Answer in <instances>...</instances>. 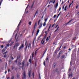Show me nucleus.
Returning <instances> with one entry per match:
<instances>
[{
	"label": "nucleus",
	"mask_w": 79,
	"mask_h": 79,
	"mask_svg": "<svg viewBox=\"0 0 79 79\" xmlns=\"http://www.w3.org/2000/svg\"><path fill=\"white\" fill-rule=\"evenodd\" d=\"M7 52H8L6 51L5 52H4V54H6V53H7Z\"/></svg>",
	"instance_id": "obj_39"
},
{
	"label": "nucleus",
	"mask_w": 79,
	"mask_h": 79,
	"mask_svg": "<svg viewBox=\"0 0 79 79\" xmlns=\"http://www.w3.org/2000/svg\"><path fill=\"white\" fill-rule=\"evenodd\" d=\"M32 76H34V73H33L32 74Z\"/></svg>",
	"instance_id": "obj_47"
},
{
	"label": "nucleus",
	"mask_w": 79,
	"mask_h": 79,
	"mask_svg": "<svg viewBox=\"0 0 79 79\" xmlns=\"http://www.w3.org/2000/svg\"><path fill=\"white\" fill-rule=\"evenodd\" d=\"M14 60V58H13V57H12V60Z\"/></svg>",
	"instance_id": "obj_49"
},
{
	"label": "nucleus",
	"mask_w": 79,
	"mask_h": 79,
	"mask_svg": "<svg viewBox=\"0 0 79 79\" xmlns=\"http://www.w3.org/2000/svg\"><path fill=\"white\" fill-rule=\"evenodd\" d=\"M31 24H32V22H30L29 23V25H31Z\"/></svg>",
	"instance_id": "obj_24"
},
{
	"label": "nucleus",
	"mask_w": 79,
	"mask_h": 79,
	"mask_svg": "<svg viewBox=\"0 0 79 79\" xmlns=\"http://www.w3.org/2000/svg\"><path fill=\"white\" fill-rule=\"evenodd\" d=\"M31 43H29L28 45V48H31Z\"/></svg>",
	"instance_id": "obj_9"
},
{
	"label": "nucleus",
	"mask_w": 79,
	"mask_h": 79,
	"mask_svg": "<svg viewBox=\"0 0 79 79\" xmlns=\"http://www.w3.org/2000/svg\"><path fill=\"white\" fill-rule=\"evenodd\" d=\"M17 78H19V77H20V76H19V75H18V74H17Z\"/></svg>",
	"instance_id": "obj_19"
},
{
	"label": "nucleus",
	"mask_w": 79,
	"mask_h": 79,
	"mask_svg": "<svg viewBox=\"0 0 79 79\" xmlns=\"http://www.w3.org/2000/svg\"><path fill=\"white\" fill-rule=\"evenodd\" d=\"M63 3H64V2H62V3H61V4H62V5H63Z\"/></svg>",
	"instance_id": "obj_50"
},
{
	"label": "nucleus",
	"mask_w": 79,
	"mask_h": 79,
	"mask_svg": "<svg viewBox=\"0 0 79 79\" xmlns=\"http://www.w3.org/2000/svg\"><path fill=\"white\" fill-rule=\"evenodd\" d=\"M50 5H49L48 6V7H49V6H50Z\"/></svg>",
	"instance_id": "obj_62"
},
{
	"label": "nucleus",
	"mask_w": 79,
	"mask_h": 79,
	"mask_svg": "<svg viewBox=\"0 0 79 79\" xmlns=\"http://www.w3.org/2000/svg\"><path fill=\"white\" fill-rule=\"evenodd\" d=\"M35 55H37V52H36V51H35Z\"/></svg>",
	"instance_id": "obj_30"
},
{
	"label": "nucleus",
	"mask_w": 79,
	"mask_h": 79,
	"mask_svg": "<svg viewBox=\"0 0 79 79\" xmlns=\"http://www.w3.org/2000/svg\"><path fill=\"white\" fill-rule=\"evenodd\" d=\"M40 31V30L39 29H38L37 31L36 34V36H37V35H38V34H39V32Z\"/></svg>",
	"instance_id": "obj_10"
},
{
	"label": "nucleus",
	"mask_w": 79,
	"mask_h": 79,
	"mask_svg": "<svg viewBox=\"0 0 79 79\" xmlns=\"http://www.w3.org/2000/svg\"><path fill=\"white\" fill-rule=\"evenodd\" d=\"M69 51H71V49L69 48Z\"/></svg>",
	"instance_id": "obj_54"
},
{
	"label": "nucleus",
	"mask_w": 79,
	"mask_h": 79,
	"mask_svg": "<svg viewBox=\"0 0 79 79\" xmlns=\"http://www.w3.org/2000/svg\"><path fill=\"white\" fill-rule=\"evenodd\" d=\"M61 10V8H59V11H60Z\"/></svg>",
	"instance_id": "obj_61"
},
{
	"label": "nucleus",
	"mask_w": 79,
	"mask_h": 79,
	"mask_svg": "<svg viewBox=\"0 0 79 79\" xmlns=\"http://www.w3.org/2000/svg\"><path fill=\"white\" fill-rule=\"evenodd\" d=\"M34 31H33L32 32V35H33V34H34Z\"/></svg>",
	"instance_id": "obj_55"
},
{
	"label": "nucleus",
	"mask_w": 79,
	"mask_h": 79,
	"mask_svg": "<svg viewBox=\"0 0 79 79\" xmlns=\"http://www.w3.org/2000/svg\"><path fill=\"white\" fill-rule=\"evenodd\" d=\"M47 19H45V22L46 23L47 22Z\"/></svg>",
	"instance_id": "obj_29"
},
{
	"label": "nucleus",
	"mask_w": 79,
	"mask_h": 79,
	"mask_svg": "<svg viewBox=\"0 0 79 79\" xmlns=\"http://www.w3.org/2000/svg\"><path fill=\"white\" fill-rule=\"evenodd\" d=\"M64 6H63L62 8L63 10H64Z\"/></svg>",
	"instance_id": "obj_60"
},
{
	"label": "nucleus",
	"mask_w": 79,
	"mask_h": 79,
	"mask_svg": "<svg viewBox=\"0 0 79 79\" xmlns=\"http://www.w3.org/2000/svg\"><path fill=\"white\" fill-rule=\"evenodd\" d=\"M9 64H11V60H9Z\"/></svg>",
	"instance_id": "obj_22"
},
{
	"label": "nucleus",
	"mask_w": 79,
	"mask_h": 79,
	"mask_svg": "<svg viewBox=\"0 0 79 79\" xmlns=\"http://www.w3.org/2000/svg\"><path fill=\"white\" fill-rule=\"evenodd\" d=\"M51 26H52V25L50 24L49 27V29H50V27H51Z\"/></svg>",
	"instance_id": "obj_32"
},
{
	"label": "nucleus",
	"mask_w": 79,
	"mask_h": 79,
	"mask_svg": "<svg viewBox=\"0 0 79 79\" xmlns=\"http://www.w3.org/2000/svg\"><path fill=\"white\" fill-rule=\"evenodd\" d=\"M58 71V68H57L55 70L56 72V71Z\"/></svg>",
	"instance_id": "obj_37"
},
{
	"label": "nucleus",
	"mask_w": 79,
	"mask_h": 79,
	"mask_svg": "<svg viewBox=\"0 0 79 79\" xmlns=\"http://www.w3.org/2000/svg\"><path fill=\"white\" fill-rule=\"evenodd\" d=\"M40 20H39L38 23H40Z\"/></svg>",
	"instance_id": "obj_48"
},
{
	"label": "nucleus",
	"mask_w": 79,
	"mask_h": 79,
	"mask_svg": "<svg viewBox=\"0 0 79 79\" xmlns=\"http://www.w3.org/2000/svg\"><path fill=\"white\" fill-rule=\"evenodd\" d=\"M72 20H73V19H71L70 20L69 22H68V23H67L66 24V25H67V24H69V23H70V22H71V21H72Z\"/></svg>",
	"instance_id": "obj_12"
},
{
	"label": "nucleus",
	"mask_w": 79,
	"mask_h": 79,
	"mask_svg": "<svg viewBox=\"0 0 79 79\" xmlns=\"http://www.w3.org/2000/svg\"><path fill=\"white\" fill-rule=\"evenodd\" d=\"M1 48H3V45H2L1 46Z\"/></svg>",
	"instance_id": "obj_45"
},
{
	"label": "nucleus",
	"mask_w": 79,
	"mask_h": 79,
	"mask_svg": "<svg viewBox=\"0 0 79 79\" xmlns=\"http://www.w3.org/2000/svg\"><path fill=\"white\" fill-rule=\"evenodd\" d=\"M61 13V12H60V13L58 15V16H59L60 15V14Z\"/></svg>",
	"instance_id": "obj_41"
},
{
	"label": "nucleus",
	"mask_w": 79,
	"mask_h": 79,
	"mask_svg": "<svg viewBox=\"0 0 79 79\" xmlns=\"http://www.w3.org/2000/svg\"><path fill=\"white\" fill-rule=\"evenodd\" d=\"M26 77V73H25V72H24L23 73V79H25Z\"/></svg>",
	"instance_id": "obj_3"
},
{
	"label": "nucleus",
	"mask_w": 79,
	"mask_h": 79,
	"mask_svg": "<svg viewBox=\"0 0 79 79\" xmlns=\"http://www.w3.org/2000/svg\"><path fill=\"white\" fill-rule=\"evenodd\" d=\"M46 25V22H44L43 24V26L44 27Z\"/></svg>",
	"instance_id": "obj_18"
},
{
	"label": "nucleus",
	"mask_w": 79,
	"mask_h": 79,
	"mask_svg": "<svg viewBox=\"0 0 79 79\" xmlns=\"http://www.w3.org/2000/svg\"><path fill=\"white\" fill-rule=\"evenodd\" d=\"M24 48V44H22L21 45V46H20V47L19 48V50H21V49H22V48Z\"/></svg>",
	"instance_id": "obj_2"
},
{
	"label": "nucleus",
	"mask_w": 79,
	"mask_h": 79,
	"mask_svg": "<svg viewBox=\"0 0 79 79\" xmlns=\"http://www.w3.org/2000/svg\"><path fill=\"white\" fill-rule=\"evenodd\" d=\"M5 49H4L2 50V52H5Z\"/></svg>",
	"instance_id": "obj_23"
},
{
	"label": "nucleus",
	"mask_w": 79,
	"mask_h": 79,
	"mask_svg": "<svg viewBox=\"0 0 79 79\" xmlns=\"http://www.w3.org/2000/svg\"><path fill=\"white\" fill-rule=\"evenodd\" d=\"M29 62H30V63H31V59H30L29 60Z\"/></svg>",
	"instance_id": "obj_28"
},
{
	"label": "nucleus",
	"mask_w": 79,
	"mask_h": 79,
	"mask_svg": "<svg viewBox=\"0 0 79 79\" xmlns=\"http://www.w3.org/2000/svg\"><path fill=\"white\" fill-rule=\"evenodd\" d=\"M2 2H0V5H1V4H2Z\"/></svg>",
	"instance_id": "obj_52"
},
{
	"label": "nucleus",
	"mask_w": 79,
	"mask_h": 79,
	"mask_svg": "<svg viewBox=\"0 0 79 79\" xmlns=\"http://www.w3.org/2000/svg\"><path fill=\"white\" fill-rule=\"evenodd\" d=\"M6 73H7V72L6 71L5 72V74H6Z\"/></svg>",
	"instance_id": "obj_58"
},
{
	"label": "nucleus",
	"mask_w": 79,
	"mask_h": 79,
	"mask_svg": "<svg viewBox=\"0 0 79 79\" xmlns=\"http://www.w3.org/2000/svg\"><path fill=\"white\" fill-rule=\"evenodd\" d=\"M37 13H38V12H37V11L36 12V13H35V15H34V18H35V15H37Z\"/></svg>",
	"instance_id": "obj_15"
},
{
	"label": "nucleus",
	"mask_w": 79,
	"mask_h": 79,
	"mask_svg": "<svg viewBox=\"0 0 79 79\" xmlns=\"http://www.w3.org/2000/svg\"><path fill=\"white\" fill-rule=\"evenodd\" d=\"M56 15H55L54 16V18H55L56 17Z\"/></svg>",
	"instance_id": "obj_38"
},
{
	"label": "nucleus",
	"mask_w": 79,
	"mask_h": 79,
	"mask_svg": "<svg viewBox=\"0 0 79 79\" xmlns=\"http://www.w3.org/2000/svg\"><path fill=\"white\" fill-rule=\"evenodd\" d=\"M58 3H56V8H57V7H58Z\"/></svg>",
	"instance_id": "obj_17"
},
{
	"label": "nucleus",
	"mask_w": 79,
	"mask_h": 79,
	"mask_svg": "<svg viewBox=\"0 0 79 79\" xmlns=\"http://www.w3.org/2000/svg\"><path fill=\"white\" fill-rule=\"evenodd\" d=\"M61 54V52H60L59 53L60 55Z\"/></svg>",
	"instance_id": "obj_59"
},
{
	"label": "nucleus",
	"mask_w": 79,
	"mask_h": 79,
	"mask_svg": "<svg viewBox=\"0 0 79 79\" xmlns=\"http://www.w3.org/2000/svg\"><path fill=\"white\" fill-rule=\"evenodd\" d=\"M8 73H9V72H10V69H8Z\"/></svg>",
	"instance_id": "obj_56"
},
{
	"label": "nucleus",
	"mask_w": 79,
	"mask_h": 79,
	"mask_svg": "<svg viewBox=\"0 0 79 79\" xmlns=\"http://www.w3.org/2000/svg\"><path fill=\"white\" fill-rule=\"evenodd\" d=\"M19 65H21V62H19V63H18Z\"/></svg>",
	"instance_id": "obj_40"
},
{
	"label": "nucleus",
	"mask_w": 79,
	"mask_h": 79,
	"mask_svg": "<svg viewBox=\"0 0 79 79\" xmlns=\"http://www.w3.org/2000/svg\"><path fill=\"white\" fill-rule=\"evenodd\" d=\"M69 71H71V69H69Z\"/></svg>",
	"instance_id": "obj_63"
},
{
	"label": "nucleus",
	"mask_w": 79,
	"mask_h": 79,
	"mask_svg": "<svg viewBox=\"0 0 79 79\" xmlns=\"http://www.w3.org/2000/svg\"><path fill=\"white\" fill-rule=\"evenodd\" d=\"M36 26H37V22H36L35 24V27H34L35 29V27H36Z\"/></svg>",
	"instance_id": "obj_13"
},
{
	"label": "nucleus",
	"mask_w": 79,
	"mask_h": 79,
	"mask_svg": "<svg viewBox=\"0 0 79 79\" xmlns=\"http://www.w3.org/2000/svg\"><path fill=\"white\" fill-rule=\"evenodd\" d=\"M69 77H71V74L70 73H69L68 74Z\"/></svg>",
	"instance_id": "obj_31"
},
{
	"label": "nucleus",
	"mask_w": 79,
	"mask_h": 79,
	"mask_svg": "<svg viewBox=\"0 0 79 79\" xmlns=\"http://www.w3.org/2000/svg\"><path fill=\"white\" fill-rule=\"evenodd\" d=\"M50 3H53V0L52 1H50Z\"/></svg>",
	"instance_id": "obj_35"
},
{
	"label": "nucleus",
	"mask_w": 79,
	"mask_h": 79,
	"mask_svg": "<svg viewBox=\"0 0 79 79\" xmlns=\"http://www.w3.org/2000/svg\"><path fill=\"white\" fill-rule=\"evenodd\" d=\"M48 60V57H47L46 58V60L47 61V60Z\"/></svg>",
	"instance_id": "obj_42"
},
{
	"label": "nucleus",
	"mask_w": 79,
	"mask_h": 79,
	"mask_svg": "<svg viewBox=\"0 0 79 79\" xmlns=\"http://www.w3.org/2000/svg\"><path fill=\"white\" fill-rule=\"evenodd\" d=\"M27 45L26 47V48H25V50H26V49H27Z\"/></svg>",
	"instance_id": "obj_43"
},
{
	"label": "nucleus",
	"mask_w": 79,
	"mask_h": 79,
	"mask_svg": "<svg viewBox=\"0 0 79 79\" xmlns=\"http://www.w3.org/2000/svg\"><path fill=\"white\" fill-rule=\"evenodd\" d=\"M29 66V63L28 62L27 63V66Z\"/></svg>",
	"instance_id": "obj_51"
},
{
	"label": "nucleus",
	"mask_w": 79,
	"mask_h": 79,
	"mask_svg": "<svg viewBox=\"0 0 79 79\" xmlns=\"http://www.w3.org/2000/svg\"><path fill=\"white\" fill-rule=\"evenodd\" d=\"M47 49H46L45 51H44V53H43V54L42 55V58H43V57H44V55H45V53H46V52H47Z\"/></svg>",
	"instance_id": "obj_6"
},
{
	"label": "nucleus",
	"mask_w": 79,
	"mask_h": 79,
	"mask_svg": "<svg viewBox=\"0 0 79 79\" xmlns=\"http://www.w3.org/2000/svg\"><path fill=\"white\" fill-rule=\"evenodd\" d=\"M67 9V6H65L64 9V11H66V10Z\"/></svg>",
	"instance_id": "obj_14"
},
{
	"label": "nucleus",
	"mask_w": 79,
	"mask_h": 79,
	"mask_svg": "<svg viewBox=\"0 0 79 79\" xmlns=\"http://www.w3.org/2000/svg\"><path fill=\"white\" fill-rule=\"evenodd\" d=\"M17 36V33L15 35V39H16V37Z\"/></svg>",
	"instance_id": "obj_57"
},
{
	"label": "nucleus",
	"mask_w": 79,
	"mask_h": 79,
	"mask_svg": "<svg viewBox=\"0 0 79 79\" xmlns=\"http://www.w3.org/2000/svg\"><path fill=\"white\" fill-rule=\"evenodd\" d=\"M25 66H26V65H24V61H23V63H22V69H23V68H24V67H25Z\"/></svg>",
	"instance_id": "obj_4"
},
{
	"label": "nucleus",
	"mask_w": 79,
	"mask_h": 79,
	"mask_svg": "<svg viewBox=\"0 0 79 79\" xmlns=\"http://www.w3.org/2000/svg\"><path fill=\"white\" fill-rule=\"evenodd\" d=\"M6 45L7 46V47H9V46H10V44H6Z\"/></svg>",
	"instance_id": "obj_44"
},
{
	"label": "nucleus",
	"mask_w": 79,
	"mask_h": 79,
	"mask_svg": "<svg viewBox=\"0 0 79 79\" xmlns=\"http://www.w3.org/2000/svg\"><path fill=\"white\" fill-rule=\"evenodd\" d=\"M50 38H49V36H48L46 40V41H48V40H49Z\"/></svg>",
	"instance_id": "obj_11"
},
{
	"label": "nucleus",
	"mask_w": 79,
	"mask_h": 79,
	"mask_svg": "<svg viewBox=\"0 0 79 79\" xmlns=\"http://www.w3.org/2000/svg\"><path fill=\"white\" fill-rule=\"evenodd\" d=\"M21 20L20 21V22H19V24H18V26H17V30H18L19 29V26H20V24H21Z\"/></svg>",
	"instance_id": "obj_5"
},
{
	"label": "nucleus",
	"mask_w": 79,
	"mask_h": 79,
	"mask_svg": "<svg viewBox=\"0 0 79 79\" xmlns=\"http://www.w3.org/2000/svg\"><path fill=\"white\" fill-rule=\"evenodd\" d=\"M46 37H47V35H46L44 36V38H43V39H46Z\"/></svg>",
	"instance_id": "obj_21"
},
{
	"label": "nucleus",
	"mask_w": 79,
	"mask_h": 79,
	"mask_svg": "<svg viewBox=\"0 0 79 79\" xmlns=\"http://www.w3.org/2000/svg\"><path fill=\"white\" fill-rule=\"evenodd\" d=\"M58 27L57 28L55 31H54V32H56L57 31H58Z\"/></svg>",
	"instance_id": "obj_26"
},
{
	"label": "nucleus",
	"mask_w": 79,
	"mask_h": 79,
	"mask_svg": "<svg viewBox=\"0 0 79 79\" xmlns=\"http://www.w3.org/2000/svg\"><path fill=\"white\" fill-rule=\"evenodd\" d=\"M76 39V37H75V38H73V40H75V39Z\"/></svg>",
	"instance_id": "obj_53"
},
{
	"label": "nucleus",
	"mask_w": 79,
	"mask_h": 79,
	"mask_svg": "<svg viewBox=\"0 0 79 79\" xmlns=\"http://www.w3.org/2000/svg\"><path fill=\"white\" fill-rule=\"evenodd\" d=\"M4 57V58H6V55H5Z\"/></svg>",
	"instance_id": "obj_36"
},
{
	"label": "nucleus",
	"mask_w": 79,
	"mask_h": 79,
	"mask_svg": "<svg viewBox=\"0 0 79 79\" xmlns=\"http://www.w3.org/2000/svg\"><path fill=\"white\" fill-rule=\"evenodd\" d=\"M72 79H76L75 78H73Z\"/></svg>",
	"instance_id": "obj_64"
},
{
	"label": "nucleus",
	"mask_w": 79,
	"mask_h": 79,
	"mask_svg": "<svg viewBox=\"0 0 79 79\" xmlns=\"http://www.w3.org/2000/svg\"><path fill=\"white\" fill-rule=\"evenodd\" d=\"M34 2L32 5V6L31 7V8H32V7H33V6H34Z\"/></svg>",
	"instance_id": "obj_27"
},
{
	"label": "nucleus",
	"mask_w": 79,
	"mask_h": 79,
	"mask_svg": "<svg viewBox=\"0 0 79 79\" xmlns=\"http://www.w3.org/2000/svg\"><path fill=\"white\" fill-rule=\"evenodd\" d=\"M31 71L30 70V71H29L28 76L29 77H31Z\"/></svg>",
	"instance_id": "obj_7"
},
{
	"label": "nucleus",
	"mask_w": 79,
	"mask_h": 79,
	"mask_svg": "<svg viewBox=\"0 0 79 79\" xmlns=\"http://www.w3.org/2000/svg\"><path fill=\"white\" fill-rule=\"evenodd\" d=\"M34 53L33 52V53L32 54V58H33V57H34Z\"/></svg>",
	"instance_id": "obj_25"
},
{
	"label": "nucleus",
	"mask_w": 79,
	"mask_h": 79,
	"mask_svg": "<svg viewBox=\"0 0 79 79\" xmlns=\"http://www.w3.org/2000/svg\"><path fill=\"white\" fill-rule=\"evenodd\" d=\"M19 43H18L15 44L14 46V48L15 49V48H17L18 47V46H19Z\"/></svg>",
	"instance_id": "obj_1"
},
{
	"label": "nucleus",
	"mask_w": 79,
	"mask_h": 79,
	"mask_svg": "<svg viewBox=\"0 0 79 79\" xmlns=\"http://www.w3.org/2000/svg\"><path fill=\"white\" fill-rule=\"evenodd\" d=\"M64 58V56H62V58Z\"/></svg>",
	"instance_id": "obj_34"
},
{
	"label": "nucleus",
	"mask_w": 79,
	"mask_h": 79,
	"mask_svg": "<svg viewBox=\"0 0 79 79\" xmlns=\"http://www.w3.org/2000/svg\"><path fill=\"white\" fill-rule=\"evenodd\" d=\"M15 78V77L12 76V77H11V79H14Z\"/></svg>",
	"instance_id": "obj_20"
},
{
	"label": "nucleus",
	"mask_w": 79,
	"mask_h": 79,
	"mask_svg": "<svg viewBox=\"0 0 79 79\" xmlns=\"http://www.w3.org/2000/svg\"><path fill=\"white\" fill-rule=\"evenodd\" d=\"M29 4H28L27 7L26 8L25 10H27V8H28V7H29Z\"/></svg>",
	"instance_id": "obj_16"
},
{
	"label": "nucleus",
	"mask_w": 79,
	"mask_h": 79,
	"mask_svg": "<svg viewBox=\"0 0 79 79\" xmlns=\"http://www.w3.org/2000/svg\"><path fill=\"white\" fill-rule=\"evenodd\" d=\"M44 42H45V40H44L43 41V42L42 44H44Z\"/></svg>",
	"instance_id": "obj_46"
},
{
	"label": "nucleus",
	"mask_w": 79,
	"mask_h": 79,
	"mask_svg": "<svg viewBox=\"0 0 79 79\" xmlns=\"http://www.w3.org/2000/svg\"><path fill=\"white\" fill-rule=\"evenodd\" d=\"M42 23H41L40 25V27H39V29H40V28L42 27Z\"/></svg>",
	"instance_id": "obj_8"
},
{
	"label": "nucleus",
	"mask_w": 79,
	"mask_h": 79,
	"mask_svg": "<svg viewBox=\"0 0 79 79\" xmlns=\"http://www.w3.org/2000/svg\"><path fill=\"white\" fill-rule=\"evenodd\" d=\"M44 66H45V61H44Z\"/></svg>",
	"instance_id": "obj_33"
}]
</instances>
